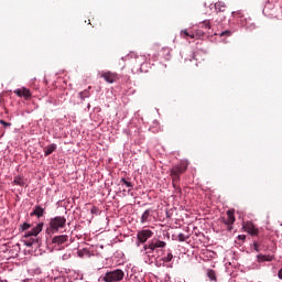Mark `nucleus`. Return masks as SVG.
<instances>
[{"mask_svg": "<svg viewBox=\"0 0 282 282\" xmlns=\"http://www.w3.org/2000/svg\"><path fill=\"white\" fill-rule=\"evenodd\" d=\"M65 226H67V218H65V216H55L50 219L46 232L48 235H54V232H58V230L65 228Z\"/></svg>", "mask_w": 282, "mask_h": 282, "instance_id": "obj_1", "label": "nucleus"}, {"mask_svg": "<svg viewBox=\"0 0 282 282\" xmlns=\"http://www.w3.org/2000/svg\"><path fill=\"white\" fill-rule=\"evenodd\" d=\"M124 279V271L122 269H116L112 271H107L105 275L99 278L100 282H120Z\"/></svg>", "mask_w": 282, "mask_h": 282, "instance_id": "obj_2", "label": "nucleus"}, {"mask_svg": "<svg viewBox=\"0 0 282 282\" xmlns=\"http://www.w3.org/2000/svg\"><path fill=\"white\" fill-rule=\"evenodd\" d=\"M188 167L186 166V163H180L177 165H174L171 170H170V175L172 177V180H180V176L184 173H186V170Z\"/></svg>", "mask_w": 282, "mask_h": 282, "instance_id": "obj_3", "label": "nucleus"}, {"mask_svg": "<svg viewBox=\"0 0 282 282\" xmlns=\"http://www.w3.org/2000/svg\"><path fill=\"white\" fill-rule=\"evenodd\" d=\"M156 248H166V243L160 239H152L149 245H144V250H156Z\"/></svg>", "mask_w": 282, "mask_h": 282, "instance_id": "obj_4", "label": "nucleus"}, {"mask_svg": "<svg viewBox=\"0 0 282 282\" xmlns=\"http://www.w3.org/2000/svg\"><path fill=\"white\" fill-rule=\"evenodd\" d=\"M151 237H153L151 229H142L137 234V239L140 243H147Z\"/></svg>", "mask_w": 282, "mask_h": 282, "instance_id": "obj_5", "label": "nucleus"}, {"mask_svg": "<svg viewBox=\"0 0 282 282\" xmlns=\"http://www.w3.org/2000/svg\"><path fill=\"white\" fill-rule=\"evenodd\" d=\"M99 76L110 85L116 83L117 80H120V77L116 73H111V72H102L99 74Z\"/></svg>", "mask_w": 282, "mask_h": 282, "instance_id": "obj_6", "label": "nucleus"}, {"mask_svg": "<svg viewBox=\"0 0 282 282\" xmlns=\"http://www.w3.org/2000/svg\"><path fill=\"white\" fill-rule=\"evenodd\" d=\"M43 231V223L37 224L30 231H26L23 236V239H30V237H37L40 232Z\"/></svg>", "mask_w": 282, "mask_h": 282, "instance_id": "obj_7", "label": "nucleus"}, {"mask_svg": "<svg viewBox=\"0 0 282 282\" xmlns=\"http://www.w3.org/2000/svg\"><path fill=\"white\" fill-rule=\"evenodd\" d=\"M13 93L17 94L19 98H23L25 100H30L32 98V91L25 87L18 88Z\"/></svg>", "mask_w": 282, "mask_h": 282, "instance_id": "obj_8", "label": "nucleus"}, {"mask_svg": "<svg viewBox=\"0 0 282 282\" xmlns=\"http://www.w3.org/2000/svg\"><path fill=\"white\" fill-rule=\"evenodd\" d=\"M223 221L228 226V230H232V224H235V212L227 210V219H223Z\"/></svg>", "mask_w": 282, "mask_h": 282, "instance_id": "obj_9", "label": "nucleus"}, {"mask_svg": "<svg viewBox=\"0 0 282 282\" xmlns=\"http://www.w3.org/2000/svg\"><path fill=\"white\" fill-rule=\"evenodd\" d=\"M243 229L246 230V232H248L252 237L259 235V229L257 227H254V224H252V223H247L243 226Z\"/></svg>", "mask_w": 282, "mask_h": 282, "instance_id": "obj_10", "label": "nucleus"}, {"mask_svg": "<svg viewBox=\"0 0 282 282\" xmlns=\"http://www.w3.org/2000/svg\"><path fill=\"white\" fill-rule=\"evenodd\" d=\"M67 241H69V236L67 235L55 236L52 239V243H57V246H63V243H67Z\"/></svg>", "mask_w": 282, "mask_h": 282, "instance_id": "obj_11", "label": "nucleus"}, {"mask_svg": "<svg viewBox=\"0 0 282 282\" xmlns=\"http://www.w3.org/2000/svg\"><path fill=\"white\" fill-rule=\"evenodd\" d=\"M45 215V208L36 205L33 208V212L31 213V217H37V219H41Z\"/></svg>", "mask_w": 282, "mask_h": 282, "instance_id": "obj_12", "label": "nucleus"}, {"mask_svg": "<svg viewBox=\"0 0 282 282\" xmlns=\"http://www.w3.org/2000/svg\"><path fill=\"white\" fill-rule=\"evenodd\" d=\"M57 147L56 143H52L44 148V155L47 158V155H52L54 151H56Z\"/></svg>", "mask_w": 282, "mask_h": 282, "instance_id": "obj_13", "label": "nucleus"}, {"mask_svg": "<svg viewBox=\"0 0 282 282\" xmlns=\"http://www.w3.org/2000/svg\"><path fill=\"white\" fill-rule=\"evenodd\" d=\"M151 220V209H147L141 216V224H147Z\"/></svg>", "mask_w": 282, "mask_h": 282, "instance_id": "obj_14", "label": "nucleus"}, {"mask_svg": "<svg viewBox=\"0 0 282 282\" xmlns=\"http://www.w3.org/2000/svg\"><path fill=\"white\" fill-rule=\"evenodd\" d=\"M13 184L15 186H25V178H23V176H14L13 178Z\"/></svg>", "mask_w": 282, "mask_h": 282, "instance_id": "obj_15", "label": "nucleus"}, {"mask_svg": "<svg viewBox=\"0 0 282 282\" xmlns=\"http://www.w3.org/2000/svg\"><path fill=\"white\" fill-rule=\"evenodd\" d=\"M215 10L217 12H226V3L223 1H218L215 3Z\"/></svg>", "mask_w": 282, "mask_h": 282, "instance_id": "obj_16", "label": "nucleus"}, {"mask_svg": "<svg viewBox=\"0 0 282 282\" xmlns=\"http://www.w3.org/2000/svg\"><path fill=\"white\" fill-rule=\"evenodd\" d=\"M207 276L212 281H217V273L213 269H207Z\"/></svg>", "mask_w": 282, "mask_h": 282, "instance_id": "obj_17", "label": "nucleus"}, {"mask_svg": "<svg viewBox=\"0 0 282 282\" xmlns=\"http://www.w3.org/2000/svg\"><path fill=\"white\" fill-rule=\"evenodd\" d=\"M218 24L219 23H224V21H226V15L223 14L221 12L217 11L216 13V20H215Z\"/></svg>", "mask_w": 282, "mask_h": 282, "instance_id": "obj_18", "label": "nucleus"}, {"mask_svg": "<svg viewBox=\"0 0 282 282\" xmlns=\"http://www.w3.org/2000/svg\"><path fill=\"white\" fill-rule=\"evenodd\" d=\"M199 28H203L204 30H210V20H205L199 23Z\"/></svg>", "mask_w": 282, "mask_h": 282, "instance_id": "obj_19", "label": "nucleus"}, {"mask_svg": "<svg viewBox=\"0 0 282 282\" xmlns=\"http://www.w3.org/2000/svg\"><path fill=\"white\" fill-rule=\"evenodd\" d=\"M172 186L176 189L182 192V188H180V180L177 178H172Z\"/></svg>", "mask_w": 282, "mask_h": 282, "instance_id": "obj_20", "label": "nucleus"}, {"mask_svg": "<svg viewBox=\"0 0 282 282\" xmlns=\"http://www.w3.org/2000/svg\"><path fill=\"white\" fill-rule=\"evenodd\" d=\"M120 184H124V186H127V188H133V184H131V182L127 181V178H121Z\"/></svg>", "mask_w": 282, "mask_h": 282, "instance_id": "obj_21", "label": "nucleus"}, {"mask_svg": "<svg viewBox=\"0 0 282 282\" xmlns=\"http://www.w3.org/2000/svg\"><path fill=\"white\" fill-rule=\"evenodd\" d=\"M164 263H171L173 261V253L169 252L165 258H163Z\"/></svg>", "mask_w": 282, "mask_h": 282, "instance_id": "obj_22", "label": "nucleus"}, {"mask_svg": "<svg viewBox=\"0 0 282 282\" xmlns=\"http://www.w3.org/2000/svg\"><path fill=\"white\" fill-rule=\"evenodd\" d=\"M79 97L82 98V100H85V98H89V90H84L79 93Z\"/></svg>", "mask_w": 282, "mask_h": 282, "instance_id": "obj_23", "label": "nucleus"}, {"mask_svg": "<svg viewBox=\"0 0 282 282\" xmlns=\"http://www.w3.org/2000/svg\"><path fill=\"white\" fill-rule=\"evenodd\" d=\"M30 228H32V225L24 223L23 225L20 226V230L25 231V230H30Z\"/></svg>", "mask_w": 282, "mask_h": 282, "instance_id": "obj_24", "label": "nucleus"}, {"mask_svg": "<svg viewBox=\"0 0 282 282\" xmlns=\"http://www.w3.org/2000/svg\"><path fill=\"white\" fill-rule=\"evenodd\" d=\"M34 239L30 238L29 240H24V243L28 248H32V246H34Z\"/></svg>", "mask_w": 282, "mask_h": 282, "instance_id": "obj_25", "label": "nucleus"}, {"mask_svg": "<svg viewBox=\"0 0 282 282\" xmlns=\"http://www.w3.org/2000/svg\"><path fill=\"white\" fill-rule=\"evenodd\" d=\"M232 17L236 19H243V13L241 11L232 12Z\"/></svg>", "mask_w": 282, "mask_h": 282, "instance_id": "obj_26", "label": "nucleus"}, {"mask_svg": "<svg viewBox=\"0 0 282 282\" xmlns=\"http://www.w3.org/2000/svg\"><path fill=\"white\" fill-rule=\"evenodd\" d=\"M181 36H183V39H188V36H191V33L188 32V30H183L181 31Z\"/></svg>", "mask_w": 282, "mask_h": 282, "instance_id": "obj_27", "label": "nucleus"}, {"mask_svg": "<svg viewBox=\"0 0 282 282\" xmlns=\"http://www.w3.org/2000/svg\"><path fill=\"white\" fill-rule=\"evenodd\" d=\"M186 239H188V236L184 235V234H178V241H186Z\"/></svg>", "mask_w": 282, "mask_h": 282, "instance_id": "obj_28", "label": "nucleus"}, {"mask_svg": "<svg viewBox=\"0 0 282 282\" xmlns=\"http://www.w3.org/2000/svg\"><path fill=\"white\" fill-rule=\"evenodd\" d=\"M260 243L259 242H253V250H256V252H260L261 248H260Z\"/></svg>", "mask_w": 282, "mask_h": 282, "instance_id": "obj_29", "label": "nucleus"}, {"mask_svg": "<svg viewBox=\"0 0 282 282\" xmlns=\"http://www.w3.org/2000/svg\"><path fill=\"white\" fill-rule=\"evenodd\" d=\"M195 36H196L197 39H202V36H204V31L197 30V31L195 32Z\"/></svg>", "mask_w": 282, "mask_h": 282, "instance_id": "obj_30", "label": "nucleus"}, {"mask_svg": "<svg viewBox=\"0 0 282 282\" xmlns=\"http://www.w3.org/2000/svg\"><path fill=\"white\" fill-rule=\"evenodd\" d=\"M0 124H2L3 127H12V123H10L3 119H0Z\"/></svg>", "mask_w": 282, "mask_h": 282, "instance_id": "obj_31", "label": "nucleus"}, {"mask_svg": "<svg viewBox=\"0 0 282 282\" xmlns=\"http://www.w3.org/2000/svg\"><path fill=\"white\" fill-rule=\"evenodd\" d=\"M258 259H260V261H272V259L265 258V256H258Z\"/></svg>", "mask_w": 282, "mask_h": 282, "instance_id": "obj_32", "label": "nucleus"}, {"mask_svg": "<svg viewBox=\"0 0 282 282\" xmlns=\"http://www.w3.org/2000/svg\"><path fill=\"white\" fill-rule=\"evenodd\" d=\"M230 31H224L223 33H220V36H230Z\"/></svg>", "mask_w": 282, "mask_h": 282, "instance_id": "obj_33", "label": "nucleus"}, {"mask_svg": "<svg viewBox=\"0 0 282 282\" xmlns=\"http://www.w3.org/2000/svg\"><path fill=\"white\" fill-rule=\"evenodd\" d=\"M238 239H239L240 241H246V235H239V236H238Z\"/></svg>", "mask_w": 282, "mask_h": 282, "instance_id": "obj_34", "label": "nucleus"}, {"mask_svg": "<svg viewBox=\"0 0 282 282\" xmlns=\"http://www.w3.org/2000/svg\"><path fill=\"white\" fill-rule=\"evenodd\" d=\"M91 213H93V214H94V213H98V207L94 206V207L91 208Z\"/></svg>", "mask_w": 282, "mask_h": 282, "instance_id": "obj_35", "label": "nucleus"}, {"mask_svg": "<svg viewBox=\"0 0 282 282\" xmlns=\"http://www.w3.org/2000/svg\"><path fill=\"white\" fill-rule=\"evenodd\" d=\"M278 276H279V279H282V268L279 270Z\"/></svg>", "mask_w": 282, "mask_h": 282, "instance_id": "obj_36", "label": "nucleus"}, {"mask_svg": "<svg viewBox=\"0 0 282 282\" xmlns=\"http://www.w3.org/2000/svg\"><path fill=\"white\" fill-rule=\"evenodd\" d=\"M189 39H196V35H195V33H189V36H188Z\"/></svg>", "mask_w": 282, "mask_h": 282, "instance_id": "obj_37", "label": "nucleus"}]
</instances>
